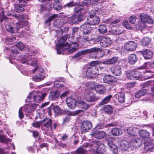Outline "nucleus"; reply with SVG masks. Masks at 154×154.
I'll return each instance as SVG.
<instances>
[{
    "label": "nucleus",
    "instance_id": "obj_1",
    "mask_svg": "<svg viewBox=\"0 0 154 154\" xmlns=\"http://www.w3.org/2000/svg\"><path fill=\"white\" fill-rule=\"evenodd\" d=\"M8 20V19L5 16L3 9H2L0 12V22L2 24L5 25L6 30L11 33L17 32L19 29L28 24L27 21H20L14 24L9 23Z\"/></svg>",
    "mask_w": 154,
    "mask_h": 154
},
{
    "label": "nucleus",
    "instance_id": "obj_2",
    "mask_svg": "<svg viewBox=\"0 0 154 154\" xmlns=\"http://www.w3.org/2000/svg\"><path fill=\"white\" fill-rule=\"evenodd\" d=\"M25 48L27 51L26 53V54L23 56H21L19 57V59L20 60L21 62L23 63H27V64H28L29 63V62L31 61V65L35 66L37 63V61L34 56H32V54H34V52L28 47H26Z\"/></svg>",
    "mask_w": 154,
    "mask_h": 154
},
{
    "label": "nucleus",
    "instance_id": "obj_3",
    "mask_svg": "<svg viewBox=\"0 0 154 154\" xmlns=\"http://www.w3.org/2000/svg\"><path fill=\"white\" fill-rule=\"evenodd\" d=\"M67 39V35L61 38L58 41V44L56 45V50L59 54H66L67 52V42H65Z\"/></svg>",
    "mask_w": 154,
    "mask_h": 154
},
{
    "label": "nucleus",
    "instance_id": "obj_4",
    "mask_svg": "<svg viewBox=\"0 0 154 154\" xmlns=\"http://www.w3.org/2000/svg\"><path fill=\"white\" fill-rule=\"evenodd\" d=\"M140 17L141 22H140L136 25L137 28L142 29L145 27L146 23L152 24L153 23V20L148 15H146L142 13L140 15Z\"/></svg>",
    "mask_w": 154,
    "mask_h": 154
},
{
    "label": "nucleus",
    "instance_id": "obj_5",
    "mask_svg": "<svg viewBox=\"0 0 154 154\" xmlns=\"http://www.w3.org/2000/svg\"><path fill=\"white\" fill-rule=\"evenodd\" d=\"M24 48V44L22 42H20L17 43L16 45L12 46L11 49H10L9 48L5 47V49L7 50V51H11L10 55L15 57L18 54L19 51H22Z\"/></svg>",
    "mask_w": 154,
    "mask_h": 154
},
{
    "label": "nucleus",
    "instance_id": "obj_6",
    "mask_svg": "<svg viewBox=\"0 0 154 154\" xmlns=\"http://www.w3.org/2000/svg\"><path fill=\"white\" fill-rule=\"evenodd\" d=\"M89 16L87 18V23L91 25H96L98 24L100 22L99 18L97 16L94 15L96 14L94 13V11L91 10V11H88Z\"/></svg>",
    "mask_w": 154,
    "mask_h": 154
},
{
    "label": "nucleus",
    "instance_id": "obj_7",
    "mask_svg": "<svg viewBox=\"0 0 154 154\" xmlns=\"http://www.w3.org/2000/svg\"><path fill=\"white\" fill-rule=\"evenodd\" d=\"M74 38L72 36L71 38H68L70 44L68 43V54L76 51L79 46V44L77 43V41H74Z\"/></svg>",
    "mask_w": 154,
    "mask_h": 154
},
{
    "label": "nucleus",
    "instance_id": "obj_8",
    "mask_svg": "<svg viewBox=\"0 0 154 154\" xmlns=\"http://www.w3.org/2000/svg\"><path fill=\"white\" fill-rule=\"evenodd\" d=\"M98 69L96 66H89L86 70V75L88 77L93 78L98 75Z\"/></svg>",
    "mask_w": 154,
    "mask_h": 154
},
{
    "label": "nucleus",
    "instance_id": "obj_9",
    "mask_svg": "<svg viewBox=\"0 0 154 154\" xmlns=\"http://www.w3.org/2000/svg\"><path fill=\"white\" fill-rule=\"evenodd\" d=\"M46 95V93H45L33 96L32 94V93L31 92L29 93L27 98L29 99L30 102H31L34 101L35 102L38 103L43 100Z\"/></svg>",
    "mask_w": 154,
    "mask_h": 154
},
{
    "label": "nucleus",
    "instance_id": "obj_10",
    "mask_svg": "<svg viewBox=\"0 0 154 154\" xmlns=\"http://www.w3.org/2000/svg\"><path fill=\"white\" fill-rule=\"evenodd\" d=\"M84 98L87 102H94L98 100L100 98L95 96L94 94L89 91H86L84 94Z\"/></svg>",
    "mask_w": 154,
    "mask_h": 154
},
{
    "label": "nucleus",
    "instance_id": "obj_11",
    "mask_svg": "<svg viewBox=\"0 0 154 154\" xmlns=\"http://www.w3.org/2000/svg\"><path fill=\"white\" fill-rule=\"evenodd\" d=\"M101 51V50L100 48L97 47H94L90 49H87L79 51L74 55L73 57L76 58L79 57L84 54H88L93 52H97L98 51Z\"/></svg>",
    "mask_w": 154,
    "mask_h": 154
},
{
    "label": "nucleus",
    "instance_id": "obj_12",
    "mask_svg": "<svg viewBox=\"0 0 154 154\" xmlns=\"http://www.w3.org/2000/svg\"><path fill=\"white\" fill-rule=\"evenodd\" d=\"M97 40L100 41V44L102 47H107L109 46L112 44L110 38L108 36H98Z\"/></svg>",
    "mask_w": 154,
    "mask_h": 154
},
{
    "label": "nucleus",
    "instance_id": "obj_13",
    "mask_svg": "<svg viewBox=\"0 0 154 154\" xmlns=\"http://www.w3.org/2000/svg\"><path fill=\"white\" fill-rule=\"evenodd\" d=\"M18 2L19 3L14 5V10L17 13H21L24 10L23 7L25 6L26 2L25 0H18Z\"/></svg>",
    "mask_w": 154,
    "mask_h": 154
},
{
    "label": "nucleus",
    "instance_id": "obj_14",
    "mask_svg": "<svg viewBox=\"0 0 154 154\" xmlns=\"http://www.w3.org/2000/svg\"><path fill=\"white\" fill-rule=\"evenodd\" d=\"M85 11L83 12L82 13H80V14L78 16V18L75 15H73L68 18V23L74 24L77 22V21H81L83 20L85 18Z\"/></svg>",
    "mask_w": 154,
    "mask_h": 154
},
{
    "label": "nucleus",
    "instance_id": "obj_15",
    "mask_svg": "<svg viewBox=\"0 0 154 154\" xmlns=\"http://www.w3.org/2000/svg\"><path fill=\"white\" fill-rule=\"evenodd\" d=\"M139 134L143 140H144V142H146L147 141L149 143L150 133L146 131L141 130L139 131Z\"/></svg>",
    "mask_w": 154,
    "mask_h": 154
},
{
    "label": "nucleus",
    "instance_id": "obj_16",
    "mask_svg": "<svg viewBox=\"0 0 154 154\" xmlns=\"http://www.w3.org/2000/svg\"><path fill=\"white\" fill-rule=\"evenodd\" d=\"M112 140V138L111 137L107 138L106 139L107 143L111 151H112L113 153L116 154L118 152V148L111 141Z\"/></svg>",
    "mask_w": 154,
    "mask_h": 154
},
{
    "label": "nucleus",
    "instance_id": "obj_17",
    "mask_svg": "<svg viewBox=\"0 0 154 154\" xmlns=\"http://www.w3.org/2000/svg\"><path fill=\"white\" fill-rule=\"evenodd\" d=\"M125 49L128 51H134L137 47V44L134 42L129 41L124 45Z\"/></svg>",
    "mask_w": 154,
    "mask_h": 154
},
{
    "label": "nucleus",
    "instance_id": "obj_18",
    "mask_svg": "<svg viewBox=\"0 0 154 154\" xmlns=\"http://www.w3.org/2000/svg\"><path fill=\"white\" fill-rule=\"evenodd\" d=\"M96 143L99 145V146L96 149L94 154H106L104 144L103 143H100L98 142H97Z\"/></svg>",
    "mask_w": 154,
    "mask_h": 154
},
{
    "label": "nucleus",
    "instance_id": "obj_19",
    "mask_svg": "<svg viewBox=\"0 0 154 154\" xmlns=\"http://www.w3.org/2000/svg\"><path fill=\"white\" fill-rule=\"evenodd\" d=\"M92 125L90 122L86 121L83 122L81 126V128L82 132L87 131L92 128Z\"/></svg>",
    "mask_w": 154,
    "mask_h": 154
},
{
    "label": "nucleus",
    "instance_id": "obj_20",
    "mask_svg": "<svg viewBox=\"0 0 154 154\" xmlns=\"http://www.w3.org/2000/svg\"><path fill=\"white\" fill-rule=\"evenodd\" d=\"M38 105L35 103H31L25 104L24 106V109L26 112L28 113H30L34 111Z\"/></svg>",
    "mask_w": 154,
    "mask_h": 154
},
{
    "label": "nucleus",
    "instance_id": "obj_21",
    "mask_svg": "<svg viewBox=\"0 0 154 154\" xmlns=\"http://www.w3.org/2000/svg\"><path fill=\"white\" fill-rule=\"evenodd\" d=\"M60 96V91L58 90L51 92L49 96V100L54 101L57 100Z\"/></svg>",
    "mask_w": 154,
    "mask_h": 154
},
{
    "label": "nucleus",
    "instance_id": "obj_22",
    "mask_svg": "<svg viewBox=\"0 0 154 154\" xmlns=\"http://www.w3.org/2000/svg\"><path fill=\"white\" fill-rule=\"evenodd\" d=\"M142 144L141 140L138 138L136 139H132L130 142V145L131 146L134 147H139Z\"/></svg>",
    "mask_w": 154,
    "mask_h": 154
},
{
    "label": "nucleus",
    "instance_id": "obj_23",
    "mask_svg": "<svg viewBox=\"0 0 154 154\" xmlns=\"http://www.w3.org/2000/svg\"><path fill=\"white\" fill-rule=\"evenodd\" d=\"M115 77L110 75H107L103 78V82L104 83L110 84L114 82Z\"/></svg>",
    "mask_w": 154,
    "mask_h": 154
},
{
    "label": "nucleus",
    "instance_id": "obj_24",
    "mask_svg": "<svg viewBox=\"0 0 154 154\" xmlns=\"http://www.w3.org/2000/svg\"><path fill=\"white\" fill-rule=\"evenodd\" d=\"M111 71L114 75L116 76H120L122 74V69L119 66L112 67Z\"/></svg>",
    "mask_w": 154,
    "mask_h": 154
},
{
    "label": "nucleus",
    "instance_id": "obj_25",
    "mask_svg": "<svg viewBox=\"0 0 154 154\" xmlns=\"http://www.w3.org/2000/svg\"><path fill=\"white\" fill-rule=\"evenodd\" d=\"M130 146V142L129 143L125 140L121 141L119 145V148L124 150H127L128 148Z\"/></svg>",
    "mask_w": 154,
    "mask_h": 154
},
{
    "label": "nucleus",
    "instance_id": "obj_26",
    "mask_svg": "<svg viewBox=\"0 0 154 154\" xmlns=\"http://www.w3.org/2000/svg\"><path fill=\"white\" fill-rule=\"evenodd\" d=\"M53 110L56 115H60L66 114L67 112V111L60 109L59 106H54L53 108Z\"/></svg>",
    "mask_w": 154,
    "mask_h": 154
},
{
    "label": "nucleus",
    "instance_id": "obj_27",
    "mask_svg": "<svg viewBox=\"0 0 154 154\" xmlns=\"http://www.w3.org/2000/svg\"><path fill=\"white\" fill-rule=\"evenodd\" d=\"M142 54L146 59H149L153 56L152 52L149 49H144L142 51Z\"/></svg>",
    "mask_w": 154,
    "mask_h": 154
},
{
    "label": "nucleus",
    "instance_id": "obj_28",
    "mask_svg": "<svg viewBox=\"0 0 154 154\" xmlns=\"http://www.w3.org/2000/svg\"><path fill=\"white\" fill-rule=\"evenodd\" d=\"M154 147V140H151L149 143V141L144 142V149L146 151H151Z\"/></svg>",
    "mask_w": 154,
    "mask_h": 154
},
{
    "label": "nucleus",
    "instance_id": "obj_29",
    "mask_svg": "<svg viewBox=\"0 0 154 154\" xmlns=\"http://www.w3.org/2000/svg\"><path fill=\"white\" fill-rule=\"evenodd\" d=\"M42 123H43V126L45 127L50 128L51 130H52V120L48 118H46L42 120ZM52 132V131H51Z\"/></svg>",
    "mask_w": 154,
    "mask_h": 154
},
{
    "label": "nucleus",
    "instance_id": "obj_30",
    "mask_svg": "<svg viewBox=\"0 0 154 154\" xmlns=\"http://www.w3.org/2000/svg\"><path fill=\"white\" fill-rule=\"evenodd\" d=\"M93 137L98 139H101L105 137L106 135L105 132L103 131H99L97 132L91 134Z\"/></svg>",
    "mask_w": 154,
    "mask_h": 154
},
{
    "label": "nucleus",
    "instance_id": "obj_31",
    "mask_svg": "<svg viewBox=\"0 0 154 154\" xmlns=\"http://www.w3.org/2000/svg\"><path fill=\"white\" fill-rule=\"evenodd\" d=\"M76 106L75 100L71 97L68 98V107L71 109H73L75 108Z\"/></svg>",
    "mask_w": 154,
    "mask_h": 154
},
{
    "label": "nucleus",
    "instance_id": "obj_32",
    "mask_svg": "<svg viewBox=\"0 0 154 154\" xmlns=\"http://www.w3.org/2000/svg\"><path fill=\"white\" fill-rule=\"evenodd\" d=\"M82 29H83V32L85 34H88L92 30L91 27L90 25L87 23L82 25L81 27Z\"/></svg>",
    "mask_w": 154,
    "mask_h": 154
},
{
    "label": "nucleus",
    "instance_id": "obj_33",
    "mask_svg": "<svg viewBox=\"0 0 154 154\" xmlns=\"http://www.w3.org/2000/svg\"><path fill=\"white\" fill-rule=\"evenodd\" d=\"M94 88L97 93L100 94H103L106 91L104 86L101 85H95Z\"/></svg>",
    "mask_w": 154,
    "mask_h": 154
},
{
    "label": "nucleus",
    "instance_id": "obj_34",
    "mask_svg": "<svg viewBox=\"0 0 154 154\" xmlns=\"http://www.w3.org/2000/svg\"><path fill=\"white\" fill-rule=\"evenodd\" d=\"M128 62L131 64H134L137 61V58L136 55L134 54H131L128 57Z\"/></svg>",
    "mask_w": 154,
    "mask_h": 154
},
{
    "label": "nucleus",
    "instance_id": "obj_35",
    "mask_svg": "<svg viewBox=\"0 0 154 154\" xmlns=\"http://www.w3.org/2000/svg\"><path fill=\"white\" fill-rule=\"evenodd\" d=\"M117 60V57H113L110 59L106 60L104 61H102V63L104 64H113L116 63Z\"/></svg>",
    "mask_w": 154,
    "mask_h": 154
},
{
    "label": "nucleus",
    "instance_id": "obj_36",
    "mask_svg": "<svg viewBox=\"0 0 154 154\" xmlns=\"http://www.w3.org/2000/svg\"><path fill=\"white\" fill-rule=\"evenodd\" d=\"M112 97V95H109L105 97L99 104L100 106H102L109 103Z\"/></svg>",
    "mask_w": 154,
    "mask_h": 154
},
{
    "label": "nucleus",
    "instance_id": "obj_37",
    "mask_svg": "<svg viewBox=\"0 0 154 154\" xmlns=\"http://www.w3.org/2000/svg\"><path fill=\"white\" fill-rule=\"evenodd\" d=\"M116 97L119 102L121 103H123L125 101V95L122 93H119L116 94Z\"/></svg>",
    "mask_w": 154,
    "mask_h": 154
},
{
    "label": "nucleus",
    "instance_id": "obj_38",
    "mask_svg": "<svg viewBox=\"0 0 154 154\" xmlns=\"http://www.w3.org/2000/svg\"><path fill=\"white\" fill-rule=\"evenodd\" d=\"M45 77L44 75L38 73H37L35 76H34L32 78V79L33 80L36 82L40 81L43 80Z\"/></svg>",
    "mask_w": 154,
    "mask_h": 154
},
{
    "label": "nucleus",
    "instance_id": "obj_39",
    "mask_svg": "<svg viewBox=\"0 0 154 154\" xmlns=\"http://www.w3.org/2000/svg\"><path fill=\"white\" fill-rule=\"evenodd\" d=\"M54 2L53 4V8L55 10H59L61 8V4L59 0H54Z\"/></svg>",
    "mask_w": 154,
    "mask_h": 154
},
{
    "label": "nucleus",
    "instance_id": "obj_40",
    "mask_svg": "<svg viewBox=\"0 0 154 154\" xmlns=\"http://www.w3.org/2000/svg\"><path fill=\"white\" fill-rule=\"evenodd\" d=\"M151 42V38L148 37H146L142 39L141 43L143 46H147Z\"/></svg>",
    "mask_w": 154,
    "mask_h": 154
},
{
    "label": "nucleus",
    "instance_id": "obj_41",
    "mask_svg": "<svg viewBox=\"0 0 154 154\" xmlns=\"http://www.w3.org/2000/svg\"><path fill=\"white\" fill-rule=\"evenodd\" d=\"M103 109L105 113L108 114H111L113 111L112 107L108 105H105L103 106Z\"/></svg>",
    "mask_w": 154,
    "mask_h": 154
},
{
    "label": "nucleus",
    "instance_id": "obj_42",
    "mask_svg": "<svg viewBox=\"0 0 154 154\" xmlns=\"http://www.w3.org/2000/svg\"><path fill=\"white\" fill-rule=\"evenodd\" d=\"M136 130L137 129L135 128L129 127L127 129V132L130 135L135 136L136 135Z\"/></svg>",
    "mask_w": 154,
    "mask_h": 154
},
{
    "label": "nucleus",
    "instance_id": "obj_43",
    "mask_svg": "<svg viewBox=\"0 0 154 154\" xmlns=\"http://www.w3.org/2000/svg\"><path fill=\"white\" fill-rule=\"evenodd\" d=\"M86 150L83 147L79 148L76 151L72 152L71 154H85Z\"/></svg>",
    "mask_w": 154,
    "mask_h": 154
},
{
    "label": "nucleus",
    "instance_id": "obj_44",
    "mask_svg": "<svg viewBox=\"0 0 154 154\" xmlns=\"http://www.w3.org/2000/svg\"><path fill=\"white\" fill-rule=\"evenodd\" d=\"M147 92L146 89H142L139 91L135 95V97L137 98H139L145 95Z\"/></svg>",
    "mask_w": 154,
    "mask_h": 154
},
{
    "label": "nucleus",
    "instance_id": "obj_45",
    "mask_svg": "<svg viewBox=\"0 0 154 154\" xmlns=\"http://www.w3.org/2000/svg\"><path fill=\"white\" fill-rule=\"evenodd\" d=\"M131 73L132 75H133V79L135 78L136 79H139L141 78V74L138 71L133 70Z\"/></svg>",
    "mask_w": 154,
    "mask_h": 154
},
{
    "label": "nucleus",
    "instance_id": "obj_46",
    "mask_svg": "<svg viewBox=\"0 0 154 154\" xmlns=\"http://www.w3.org/2000/svg\"><path fill=\"white\" fill-rule=\"evenodd\" d=\"M63 23L59 19H56L53 23V26L58 28H60L63 26Z\"/></svg>",
    "mask_w": 154,
    "mask_h": 154
},
{
    "label": "nucleus",
    "instance_id": "obj_47",
    "mask_svg": "<svg viewBox=\"0 0 154 154\" xmlns=\"http://www.w3.org/2000/svg\"><path fill=\"white\" fill-rule=\"evenodd\" d=\"M112 134L114 136H118L122 134V131L120 129L118 128H114L112 129L111 131Z\"/></svg>",
    "mask_w": 154,
    "mask_h": 154
},
{
    "label": "nucleus",
    "instance_id": "obj_48",
    "mask_svg": "<svg viewBox=\"0 0 154 154\" xmlns=\"http://www.w3.org/2000/svg\"><path fill=\"white\" fill-rule=\"evenodd\" d=\"M100 33L102 34L105 33L107 31L106 26L104 25H101L99 26L98 29Z\"/></svg>",
    "mask_w": 154,
    "mask_h": 154
},
{
    "label": "nucleus",
    "instance_id": "obj_49",
    "mask_svg": "<svg viewBox=\"0 0 154 154\" xmlns=\"http://www.w3.org/2000/svg\"><path fill=\"white\" fill-rule=\"evenodd\" d=\"M16 38V37H14L7 38L5 39V42L8 44L11 45L15 41Z\"/></svg>",
    "mask_w": 154,
    "mask_h": 154
},
{
    "label": "nucleus",
    "instance_id": "obj_50",
    "mask_svg": "<svg viewBox=\"0 0 154 154\" xmlns=\"http://www.w3.org/2000/svg\"><path fill=\"white\" fill-rule=\"evenodd\" d=\"M77 6L75 8V12H78L79 11H80V13H82L84 11L83 9L84 8L83 6L80 5H78L77 4Z\"/></svg>",
    "mask_w": 154,
    "mask_h": 154
},
{
    "label": "nucleus",
    "instance_id": "obj_51",
    "mask_svg": "<svg viewBox=\"0 0 154 154\" xmlns=\"http://www.w3.org/2000/svg\"><path fill=\"white\" fill-rule=\"evenodd\" d=\"M112 33L115 35H119L122 32V30L119 28H116L115 29H112L111 31Z\"/></svg>",
    "mask_w": 154,
    "mask_h": 154
},
{
    "label": "nucleus",
    "instance_id": "obj_52",
    "mask_svg": "<svg viewBox=\"0 0 154 154\" xmlns=\"http://www.w3.org/2000/svg\"><path fill=\"white\" fill-rule=\"evenodd\" d=\"M82 111V110H77L74 112H71L68 111V115L75 116L78 114Z\"/></svg>",
    "mask_w": 154,
    "mask_h": 154
},
{
    "label": "nucleus",
    "instance_id": "obj_53",
    "mask_svg": "<svg viewBox=\"0 0 154 154\" xmlns=\"http://www.w3.org/2000/svg\"><path fill=\"white\" fill-rule=\"evenodd\" d=\"M133 70L130 71H125V74L126 75L127 77L129 79H133V75H132L131 73L132 72Z\"/></svg>",
    "mask_w": 154,
    "mask_h": 154
},
{
    "label": "nucleus",
    "instance_id": "obj_54",
    "mask_svg": "<svg viewBox=\"0 0 154 154\" xmlns=\"http://www.w3.org/2000/svg\"><path fill=\"white\" fill-rule=\"evenodd\" d=\"M154 84V81H150L142 84V87L143 88L147 87L149 85H151Z\"/></svg>",
    "mask_w": 154,
    "mask_h": 154
},
{
    "label": "nucleus",
    "instance_id": "obj_55",
    "mask_svg": "<svg viewBox=\"0 0 154 154\" xmlns=\"http://www.w3.org/2000/svg\"><path fill=\"white\" fill-rule=\"evenodd\" d=\"M42 124V121H35L32 124V126L36 128H39L40 125Z\"/></svg>",
    "mask_w": 154,
    "mask_h": 154
},
{
    "label": "nucleus",
    "instance_id": "obj_56",
    "mask_svg": "<svg viewBox=\"0 0 154 154\" xmlns=\"http://www.w3.org/2000/svg\"><path fill=\"white\" fill-rule=\"evenodd\" d=\"M80 106L85 110H86L89 107V105L88 104L83 102L80 103Z\"/></svg>",
    "mask_w": 154,
    "mask_h": 154
},
{
    "label": "nucleus",
    "instance_id": "obj_57",
    "mask_svg": "<svg viewBox=\"0 0 154 154\" xmlns=\"http://www.w3.org/2000/svg\"><path fill=\"white\" fill-rule=\"evenodd\" d=\"M122 23L123 25L127 29L130 30L132 29V27L129 26L128 22V20H123Z\"/></svg>",
    "mask_w": 154,
    "mask_h": 154
},
{
    "label": "nucleus",
    "instance_id": "obj_58",
    "mask_svg": "<svg viewBox=\"0 0 154 154\" xmlns=\"http://www.w3.org/2000/svg\"><path fill=\"white\" fill-rule=\"evenodd\" d=\"M137 17L135 16H133L130 17L129 18V21L130 23L132 24H134L135 23Z\"/></svg>",
    "mask_w": 154,
    "mask_h": 154
},
{
    "label": "nucleus",
    "instance_id": "obj_59",
    "mask_svg": "<svg viewBox=\"0 0 154 154\" xmlns=\"http://www.w3.org/2000/svg\"><path fill=\"white\" fill-rule=\"evenodd\" d=\"M84 39L87 41H91L93 40V39L92 38L91 36H88L87 35H85L84 36Z\"/></svg>",
    "mask_w": 154,
    "mask_h": 154
},
{
    "label": "nucleus",
    "instance_id": "obj_60",
    "mask_svg": "<svg viewBox=\"0 0 154 154\" xmlns=\"http://www.w3.org/2000/svg\"><path fill=\"white\" fill-rule=\"evenodd\" d=\"M19 116L20 119L23 118L24 115L22 112V110L20 108L19 110Z\"/></svg>",
    "mask_w": 154,
    "mask_h": 154
},
{
    "label": "nucleus",
    "instance_id": "obj_61",
    "mask_svg": "<svg viewBox=\"0 0 154 154\" xmlns=\"http://www.w3.org/2000/svg\"><path fill=\"white\" fill-rule=\"evenodd\" d=\"M37 69H38V71L41 72H42L43 71V69L41 67H38L37 68V67H36L34 68V69L32 70V72L33 73H34L35 71L37 70Z\"/></svg>",
    "mask_w": 154,
    "mask_h": 154
},
{
    "label": "nucleus",
    "instance_id": "obj_62",
    "mask_svg": "<svg viewBox=\"0 0 154 154\" xmlns=\"http://www.w3.org/2000/svg\"><path fill=\"white\" fill-rule=\"evenodd\" d=\"M58 146L62 148H64L66 146L67 144L63 143L62 141H59L58 143Z\"/></svg>",
    "mask_w": 154,
    "mask_h": 154
},
{
    "label": "nucleus",
    "instance_id": "obj_63",
    "mask_svg": "<svg viewBox=\"0 0 154 154\" xmlns=\"http://www.w3.org/2000/svg\"><path fill=\"white\" fill-rule=\"evenodd\" d=\"M52 5L51 4L49 3H48L46 4L45 6V9L48 10V11L50 10L52 8Z\"/></svg>",
    "mask_w": 154,
    "mask_h": 154
},
{
    "label": "nucleus",
    "instance_id": "obj_64",
    "mask_svg": "<svg viewBox=\"0 0 154 154\" xmlns=\"http://www.w3.org/2000/svg\"><path fill=\"white\" fill-rule=\"evenodd\" d=\"M67 95V91H66L64 93H63L60 96V97L61 99H63Z\"/></svg>",
    "mask_w": 154,
    "mask_h": 154
}]
</instances>
